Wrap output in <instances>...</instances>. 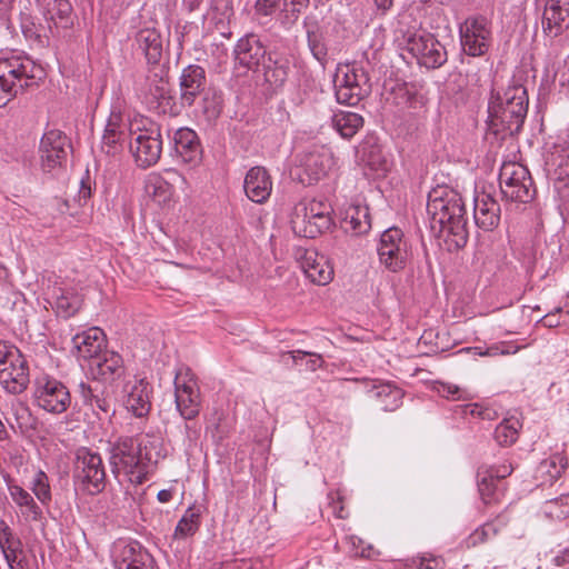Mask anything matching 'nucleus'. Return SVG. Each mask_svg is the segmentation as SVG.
Instances as JSON below:
<instances>
[{"label":"nucleus","instance_id":"nucleus-1","mask_svg":"<svg viewBox=\"0 0 569 569\" xmlns=\"http://www.w3.org/2000/svg\"><path fill=\"white\" fill-rule=\"evenodd\" d=\"M427 213L430 228L443 238L449 251L463 248L469 238L461 196L447 186H438L428 194Z\"/></svg>","mask_w":569,"mask_h":569},{"label":"nucleus","instance_id":"nucleus-2","mask_svg":"<svg viewBox=\"0 0 569 569\" xmlns=\"http://www.w3.org/2000/svg\"><path fill=\"white\" fill-rule=\"evenodd\" d=\"M109 452V462L114 477L122 475L134 485L143 483L150 467L163 458L160 439L149 436L141 440L132 437L120 438L111 445Z\"/></svg>","mask_w":569,"mask_h":569},{"label":"nucleus","instance_id":"nucleus-3","mask_svg":"<svg viewBox=\"0 0 569 569\" xmlns=\"http://www.w3.org/2000/svg\"><path fill=\"white\" fill-rule=\"evenodd\" d=\"M528 112V94L522 84L492 90L488 102V130L501 140L517 134Z\"/></svg>","mask_w":569,"mask_h":569},{"label":"nucleus","instance_id":"nucleus-4","mask_svg":"<svg viewBox=\"0 0 569 569\" xmlns=\"http://www.w3.org/2000/svg\"><path fill=\"white\" fill-rule=\"evenodd\" d=\"M44 78L43 68L28 56L10 51L0 54V108L24 89Z\"/></svg>","mask_w":569,"mask_h":569},{"label":"nucleus","instance_id":"nucleus-5","mask_svg":"<svg viewBox=\"0 0 569 569\" xmlns=\"http://www.w3.org/2000/svg\"><path fill=\"white\" fill-rule=\"evenodd\" d=\"M129 131L134 136L130 151L136 163L141 168L156 164L162 152L160 126L149 118L139 117L130 122Z\"/></svg>","mask_w":569,"mask_h":569},{"label":"nucleus","instance_id":"nucleus-6","mask_svg":"<svg viewBox=\"0 0 569 569\" xmlns=\"http://www.w3.org/2000/svg\"><path fill=\"white\" fill-rule=\"evenodd\" d=\"M32 399L34 406L53 416L67 412L72 405V396L67 385L47 373L34 378Z\"/></svg>","mask_w":569,"mask_h":569},{"label":"nucleus","instance_id":"nucleus-7","mask_svg":"<svg viewBox=\"0 0 569 569\" xmlns=\"http://www.w3.org/2000/svg\"><path fill=\"white\" fill-rule=\"evenodd\" d=\"M73 481L83 492L96 496L102 492L107 483L106 468L101 456L86 447L76 451Z\"/></svg>","mask_w":569,"mask_h":569},{"label":"nucleus","instance_id":"nucleus-8","mask_svg":"<svg viewBox=\"0 0 569 569\" xmlns=\"http://www.w3.org/2000/svg\"><path fill=\"white\" fill-rule=\"evenodd\" d=\"M291 222L303 237L316 238L332 224L331 206L326 200H303L296 206Z\"/></svg>","mask_w":569,"mask_h":569},{"label":"nucleus","instance_id":"nucleus-9","mask_svg":"<svg viewBox=\"0 0 569 569\" xmlns=\"http://www.w3.org/2000/svg\"><path fill=\"white\" fill-rule=\"evenodd\" d=\"M400 46L428 69H438L448 59L445 46L433 34L422 30L405 32Z\"/></svg>","mask_w":569,"mask_h":569},{"label":"nucleus","instance_id":"nucleus-10","mask_svg":"<svg viewBox=\"0 0 569 569\" xmlns=\"http://www.w3.org/2000/svg\"><path fill=\"white\" fill-rule=\"evenodd\" d=\"M335 88L340 104L356 106L369 94L371 87L367 71L353 63L338 68Z\"/></svg>","mask_w":569,"mask_h":569},{"label":"nucleus","instance_id":"nucleus-11","mask_svg":"<svg viewBox=\"0 0 569 569\" xmlns=\"http://www.w3.org/2000/svg\"><path fill=\"white\" fill-rule=\"evenodd\" d=\"M499 186L506 200L528 203L536 194L529 170L517 162H505L499 172Z\"/></svg>","mask_w":569,"mask_h":569},{"label":"nucleus","instance_id":"nucleus-12","mask_svg":"<svg viewBox=\"0 0 569 569\" xmlns=\"http://www.w3.org/2000/svg\"><path fill=\"white\" fill-rule=\"evenodd\" d=\"M176 408L184 420H193L201 409V395L197 380L187 367H180L174 376Z\"/></svg>","mask_w":569,"mask_h":569},{"label":"nucleus","instance_id":"nucleus-13","mask_svg":"<svg viewBox=\"0 0 569 569\" xmlns=\"http://www.w3.org/2000/svg\"><path fill=\"white\" fill-rule=\"evenodd\" d=\"M379 262L391 272L405 269L409 259V246L403 232L396 227L385 230L377 247Z\"/></svg>","mask_w":569,"mask_h":569},{"label":"nucleus","instance_id":"nucleus-14","mask_svg":"<svg viewBox=\"0 0 569 569\" xmlns=\"http://www.w3.org/2000/svg\"><path fill=\"white\" fill-rule=\"evenodd\" d=\"M333 166V156L325 146H312L298 157L296 176L302 184L310 186L327 176Z\"/></svg>","mask_w":569,"mask_h":569},{"label":"nucleus","instance_id":"nucleus-15","mask_svg":"<svg viewBox=\"0 0 569 569\" xmlns=\"http://www.w3.org/2000/svg\"><path fill=\"white\" fill-rule=\"evenodd\" d=\"M463 51L471 57L487 53L491 43V27L483 16L467 18L459 28Z\"/></svg>","mask_w":569,"mask_h":569},{"label":"nucleus","instance_id":"nucleus-16","mask_svg":"<svg viewBox=\"0 0 569 569\" xmlns=\"http://www.w3.org/2000/svg\"><path fill=\"white\" fill-rule=\"evenodd\" d=\"M309 4L310 0H256L254 14L258 18H268L277 13L279 23L289 29Z\"/></svg>","mask_w":569,"mask_h":569},{"label":"nucleus","instance_id":"nucleus-17","mask_svg":"<svg viewBox=\"0 0 569 569\" xmlns=\"http://www.w3.org/2000/svg\"><path fill=\"white\" fill-rule=\"evenodd\" d=\"M70 150V140L62 131L56 129L47 131L39 147L41 169L44 172H51L61 167Z\"/></svg>","mask_w":569,"mask_h":569},{"label":"nucleus","instance_id":"nucleus-18","mask_svg":"<svg viewBox=\"0 0 569 569\" xmlns=\"http://www.w3.org/2000/svg\"><path fill=\"white\" fill-rule=\"evenodd\" d=\"M128 127L130 123L124 118L121 102L118 101L111 106L101 138V150L106 154L116 156L123 150Z\"/></svg>","mask_w":569,"mask_h":569},{"label":"nucleus","instance_id":"nucleus-19","mask_svg":"<svg viewBox=\"0 0 569 569\" xmlns=\"http://www.w3.org/2000/svg\"><path fill=\"white\" fill-rule=\"evenodd\" d=\"M112 561L114 569H154L152 556L137 541L114 542Z\"/></svg>","mask_w":569,"mask_h":569},{"label":"nucleus","instance_id":"nucleus-20","mask_svg":"<svg viewBox=\"0 0 569 569\" xmlns=\"http://www.w3.org/2000/svg\"><path fill=\"white\" fill-rule=\"evenodd\" d=\"M122 402L136 418H144L151 409L152 387L144 378L133 377L122 387Z\"/></svg>","mask_w":569,"mask_h":569},{"label":"nucleus","instance_id":"nucleus-21","mask_svg":"<svg viewBox=\"0 0 569 569\" xmlns=\"http://www.w3.org/2000/svg\"><path fill=\"white\" fill-rule=\"evenodd\" d=\"M134 91L148 103H154L167 98L169 88L168 81L163 77V70L154 67L146 73L138 74L134 80Z\"/></svg>","mask_w":569,"mask_h":569},{"label":"nucleus","instance_id":"nucleus-22","mask_svg":"<svg viewBox=\"0 0 569 569\" xmlns=\"http://www.w3.org/2000/svg\"><path fill=\"white\" fill-rule=\"evenodd\" d=\"M48 22L51 33L67 30L73 24V10L68 0H36Z\"/></svg>","mask_w":569,"mask_h":569},{"label":"nucleus","instance_id":"nucleus-23","mask_svg":"<svg viewBox=\"0 0 569 569\" xmlns=\"http://www.w3.org/2000/svg\"><path fill=\"white\" fill-rule=\"evenodd\" d=\"M266 53L264 46L254 33L240 38L233 50L236 62L248 70H256L266 60Z\"/></svg>","mask_w":569,"mask_h":569},{"label":"nucleus","instance_id":"nucleus-24","mask_svg":"<svg viewBox=\"0 0 569 569\" xmlns=\"http://www.w3.org/2000/svg\"><path fill=\"white\" fill-rule=\"evenodd\" d=\"M206 71L198 64L186 67L180 76V102L183 107H191L198 96H200L208 87H206Z\"/></svg>","mask_w":569,"mask_h":569},{"label":"nucleus","instance_id":"nucleus-25","mask_svg":"<svg viewBox=\"0 0 569 569\" xmlns=\"http://www.w3.org/2000/svg\"><path fill=\"white\" fill-rule=\"evenodd\" d=\"M473 218L476 224L485 230L492 231L500 222V204L490 192L481 191L475 197Z\"/></svg>","mask_w":569,"mask_h":569},{"label":"nucleus","instance_id":"nucleus-26","mask_svg":"<svg viewBox=\"0 0 569 569\" xmlns=\"http://www.w3.org/2000/svg\"><path fill=\"white\" fill-rule=\"evenodd\" d=\"M542 30L558 37L569 27V0H548L542 14Z\"/></svg>","mask_w":569,"mask_h":569},{"label":"nucleus","instance_id":"nucleus-27","mask_svg":"<svg viewBox=\"0 0 569 569\" xmlns=\"http://www.w3.org/2000/svg\"><path fill=\"white\" fill-rule=\"evenodd\" d=\"M246 196L256 203H264L272 192V179L264 167L248 170L243 181Z\"/></svg>","mask_w":569,"mask_h":569},{"label":"nucleus","instance_id":"nucleus-28","mask_svg":"<svg viewBox=\"0 0 569 569\" xmlns=\"http://www.w3.org/2000/svg\"><path fill=\"white\" fill-rule=\"evenodd\" d=\"M9 497L26 521L39 522L43 519V511L34 497L11 478L6 479Z\"/></svg>","mask_w":569,"mask_h":569},{"label":"nucleus","instance_id":"nucleus-29","mask_svg":"<svg viewBox=\"0 0 569 569\" xmlns=\"http://www.w3.org/2000/svg\"><path fill=\"white\" fill-rule=\"evenodd\" d=\"M0 371V385L11 395L24 392L30 383L29 366L24 356Z\"/></svg>","mask_w":569,"mask_h":569},{"label":"nucleus","instance_id":"nucleus-30","mask_svg":"<svg viewBox=\"0 0 569 569\" xmlns=\"http://www.w3.org/2000/svg\"><path fill=\"white\" fill-rule=\"evenodd\" d=\"M177 157L184 163L196 164L201 160V144L196 131L190 128H179L172 137Z\"/></svg>","mask_w":569,"mask_h":569},{"label":"nucleus","instance_id":"nucleus-31","mask_svg":"<svg viewBox=\"0 0 569 569\" xmlns=\"http://www.w3.org/2000/svg\"><path fill=\"white\" fill-rule=\"evenodd\" d=\"M89 370L96 380L113 381L124 372L122 357L110 350H104L89 362Z\"/></svg>","mask_w":569,"mask_h":569},{"label":"nucleus","instance_id":"nucleus-32","mask_svg":"<svg viewBox=\"0 0 569 569\" xmlns=\"http://www.w3.org/2000/svg\"><path fill=\"white\" fill-rule=\"evenodd\" d=\"M72 343L77 349V356L91 362L104 351V333L101 329L93 327L77 333Z\"/></svg>","mask_w":569,"mask_h":569},{"label":"nucleus","instance_id":"nucleus-33","mask_svg":"<svg viewBox=\"0 0 569 569\" xmlns=\"http://www.w3.org/2000/svg\"><path fill=\"white\" fill-rule=\"evenodd\" d=\"M301 269L313 283L325 286L333 278V269L325 256L307 250L301 259Z\"/></svg>","mask_w":569,"mask_h":569},{"label":"nucleus","instance_id":"nucleus-34","mask_svg":"<svg viewBox=\"0 0 569 569\" xmlns=\"http://www.w3.org/2000/svg\"><path fill=\"white\" fill-rule=\"evenodd\" d=\"M308 48L312 57L325 67L328 61V47L326 42V30L316 19L303 20Z\"/></svg>","mask_w":569,"mask_h":569},{"label":"nucleus","instance_id":"nucleus-35","mask_svg":"<svg viewBox=\"0 0 569 569\" xmlns=\"http://www.w3.org/2000/svg\"><path fill=\"white\" fill-rule=\"evenodd\" d=\"M137 49L140 50L148 63L158 64L163 52V40L160 33L152 28L139 30L134 38Z\"/></svg>","mask_w":569,"mask_h":569},{"label":"nucleus","instance_id":"nucleus-36","mask_svg":"<svg viewBox=\"0 0 569 569\" xmlns=\"http://www.w3.org/2000/svg\"><path fill=\"white\" fill-rule=\"evenodd\" d=\"M368 395L371 399L377 400L385 411H393L399 408L403 398L402 390L390 383L372 385Z\"/></svg>","mask_w":569,"mask_h":569},{"label":"nucleus","instance_id":"nucleus-37","mask_svg":"<svg viewBox=\"0 0 569 569\" xmlns=\"http://www.w3.org/2000/svg\"><path fill=\"white\" fill-rule=\"evenodd\" d=\"M343 227L355 234L367 233L371 228L369 208L367 206H350L346 210Z\"/></svg>","mask_w":569,"mask_h":569},{"label":"nucleus","instance_id":"nucleus-38","mask_svg":"<svg viewBox=\"0 0 569 569\" xmlns=\"http://www.w3.org/2000/svg\"><path fill=\"white\" fill-rule=\"evenodd\" d=\"M477 486L485 506L491 507L501 502L505 497L507 487L505 483H500L490 479V475H479L477 472Z\"/></svg>","mask_w":569,"mask_h":569},{"label":"nucleus","instance_id":"nucleus-39","mask_svg":"<svg viewBox=\"0 0 569 569\" xmlns=\"http://www.w3.org/2000/svg\"><path fill=\"white\" fill-rule=\"evenodd\" d=\"M335 129L345 139L352 138L363 126V118L351 111H338L332 117Z\"/></svg>","mask_w":569,"mask_h":569},{"label":"nucleus","instance_id":"nucleus-40","mask_svg":"<svg viewBox=\"0 0 569 569\" xmlns=\"http://www.w3.org/2000/svg\"><path fill=\"white\" fill-rule=\"evenodd\" d=\"M262 67L264 81L272 88L277 89L286 82L289 70L287 61L272 59L271 56H269L268 59L262 62Z\"/></svg>","mask_w":569,"mask_h":569},{"label":"nucleus","instance_id":"nucleus-41","mask_svg":"<svg viewBox=\"0 0 569 569\" xmlns=\"http://www.w3.org/2000/svg\"><path fill=\"white\" fill-rule=\"evenodd\" d=\"M200 111L207 121H214L222 111V93L208 87L201 94Z\"/></svg>","mask_w":569,"mask_h":569},{"label":"nucleus","instance_id":"nucleus-42","mask_svg":"<svg viewBox=\"0 0 569 569\" xmlns=\"http://www.w3.org/2000/svg\"><path fill=\"white\" fill-rule=\"evenodd\" d=\"M28 488L41 506H49L52 500V492L49 477L43 470L39 469L34 472Z\"/></svg>","mask_w":569,"mask_h":569},{"label":"nucleus","instance_id":"nucleus-43","mask_svg":"<svg viewBox=\"0 0 569 569\" xmlns=\"http://www.w3.org/2000/svg\"><path fill=\"white\" fill-rule=\"evenodd\" d=\"M58 291L56 292L57 312L64 318L73 316L81 308L82 298L78 293L62 288H59Z\"/></svg>","mask_w":569,"mask_h":569},{"label":"nucleus","instance_id":"nucleus-44","mask_svg":"<svg viewBox=\"0 0 569 569\" xmlns=\"http://www.w3.org/2000/svg\"><path fill=\"white\" fill-rule=\"evenodd\" d=\"M519 420L516 418L503 419L495 429L496 441L503 447L511 446L518 439Z\"/></svg>","mask_w":569,"mask_h":569},{"label":"nucleus","instance_id":"nucleus-45","mask_svg":"<svg viewBox=\"0 0 569 569\" xmlns=\"http://www.w3.org/2000/svg\"><path fill=\"white\" fill-rule=\"evenodd\" d=\"M499 533V528L493 522H486L475 529L465 540L463 545L467 549L475 548L486 543Z\"/></svg>","mask_w":569,"mask_h":569},{"label":"nucleus","instance_id":"nucleus-46","mask_svg":"<svg viewBox=\"0 0 569 569\" xmlns=\"http://www.w3.org/2000/svg\"><path fill=\"white\" fill-rule=\"evenodd\" d=\"M11 410L21 431H27L33 427L34 419L27 403L16 400L11 405Z\"/></svg>","mask_w":569,"mask_h":569},{"label":"nucleus","instance_id":"nucleus-47","mask_svg":"<svg viewBox=\"0 0 569 569\" xmlns=\"http://www.w3.org/2000/svg\"><path fill=\"white\" fill-rule=\"evenodd\" d=\"M568 461L560 455H553L548 460H545L540 465V469L545 470L551 480L558 479L561 473L567 469Z\"/></svg>","mask_w":569,"mask_h":569},{"label":"nucleus","instance_id":"nucleus-48","mask_svg":"<svg viewBox=\"0 0 569 569\" xmlns=\"http://www.w3.org/2000/svg\"><path fill=\"white\" fill-rule=\"evenodd\" d=\"M512 466L510 463H502L499 466H481L478 469L479 475H490V479L505 483L503 479L512 473Z\"/></svg>","mask_w":569,"mask_h":569},{"label":"nucleus","instance_id":"nucleus-49","mask_svg":"<svg viewBox=\"0 0 569 569\" xmlns=\"http://www.w3.org/2000/svg\"><path fill=\"white\" fill-rule=\"evenodd\" d=\"M283 356H290L293 360V363H298V360H301L305 357H310V359L306 362V367L310 371H316L319 368H322L325 361L319 353H313L303 350H293L284 353Z\"/></svg>","mask_w":569,"mask_h":569},{"label":"nucleus","instance_id":"nucleus-50","mask_svg":"<svg viewBox=\"0 0 569 569\" xmlns=\"http://www.w3.org/2000/svg\"><path fill=\"white\" fill-rule=\"evenodd\" d=\"M151 187V194L158 203H167L172 199V187L166 180L157 179Z\"/></svg>","mask_w":569,"mask_h":569},{"label":"nucleus","instance_id":"nucleus-51","mask_svg":"<svg viewBox=\"0 0 569 569\" xmlns=\"http://www.w3.org/2000/svg\"><path fill=\"white\" fill-rule=\"evenodd\" d=\"M0 547L2 550L20 548L22 543L4 520H0Z\"/></svg>","mask_w":569,"mask_h":569},{"label":"nucleus","instance_id":"nucleus-52","mask_svg":"<svg viewBox=\"0 0 569 569\" xmlns=\"http://www.w3.org/2000/svg\"><path fill=\"white\" fill-rule=\"evenodd\" d=\"M433 389L438 395L450 400H459L465 393L459 386L449 382L437 381Z\"/></svg>","mask_w":569,"mask_h":569},{"label":"nucleus","instance_id":"nucleus-53","mask_svg":"<svg viewBox=\"0 0 569 569\" xmlns=\"http://www.w3.org/2000/svg\"><path fill=\"white\" fill-rule=\"evenodd\" d=\"M520 349L519 346H515L509 342L493 343L486 348L485 351L479 352L480 356L496 357L499 355H515Z\"/></svg>","mask_w":569,"mask_h":569},{"label":"nucleus","instance_id":"nucleus-54","mask_svg":"<svg viewBox=\"0 0 569 569\" xmlns=\"http://www.w3.org/2000/svg\"><path fill=\"white\" fill-rule=\"evenodd\" d=\"M549 513L557 518L569 516V495H562L559 498L548 502Z\"/></svg>","mask_w":569,"mask_h":569},{"label":"nucleus","instance_id":"nucleus-55","mask_svg":"<svg viewBox=\"0 0 569 569\" xmlns=\"http://www.w3.org/2000/svg\"><path fill=\"white\" fill-rule=\"evenodd\" d=\"M418 569H442L445 560L441 557L423 555L413 560Z\"/></svg>","mask_w":569,"mask_h":569},{"label":"nucleus","instance_id":"nucleus-56","mask_svg":"<svg viewBox=\"0 0 569 569\" xmlns=\"http://www.w3.org/2000/svg\"><path fill=\"white\" fill-rule=\"evenodd\" d=\"M93 411L99 410L106 416H110L112 411L111 399L104 396V391H99L91 405L89 406Z\"/></svg>","mask_w":569,"mask_h":569},{"label":"nucleus","instance_id":"nucleus-57","mask_svg":"<svg viewBox=\"0 0 569 569\" xmlns=\"http://www.w3.org/2000/svg\"><path fill=\"white\" fill-rule=\"evenodd\" d=\"M21 28L24 37L28 39H34L38 42L42 43L43 38H47V34H42L41 30L36 28V26L31 22L29 18L22 20Z\"/></svg>","mask_w":569,"mask_h":569},{"label":"nucleus","instance_id":"nucleus-58","mask_svg":"<svg viewBox=\"0 0 569 569\" xmlns=\"http://www.w3.org/2000/svg\"><path fill=\"white\" fill-rule=\"evenodd\" d=\"M78 393L80 395L84 406H90L96 396L99 393L97 387H93L84 381L78 385Z\"/></svg>","mask_w":569,"mask_h":569},{"label":"nucleus","instance_id":"nucleus-59","mask_svg":"<svg viewBox=\"0 0 569 569\" xmlns=\"http://www.w3.org/2000/svg\"><path fill=\"white\" fill-rule=\"evenodd\" d=\"M210 11L220 16L219 21L229 18L232 12L230 0H211Z\"/></svg>","mask_w":569,"mask_h":569},{"label":"nucleus","instance_id":"nucleus-60","mask_svg":"<svg viewBox=\"0 0 569 569\" xmlns=\"http://www.w3.org/2000/svg\"><path fill=\"white\" fill-rule=\"evenodd\" d=\"M198 525H193L181 518L174 529V537L183 539L194 535L198 531Z\"/></svg>","mask_w":569,"mask_h":569},{"label":"nucleus","instance_id":"nucleus-61","mask_svg":"<svg viewBox=\"0 0 569 569\" xmlns=\"http://www.w3.org/2000/svg\"><path fill=\"white\" fill-rule=\"evenodd\" d=\"M182 518L187 520L188 522H191L193 525H198L200 527V518H201V510L197 507H189Z\"/></svg>","mask_w":569,"mask_h":569},{"label":"nucleus","instance_id":"nucleus-62","mask_svg":"<svg viewBox=\"0 0 569 569\" xmlns=\"http://www.w3.org/2000/svg\"><path fill=\"white\" fill-rule=\"evenodd\" d=\"M559 84L567 93H569V58L566 60L559 73Z\"/></svg>","mask_w":569,"mask_h":569},{"label":"nucleus","instance_id":"nucleus-63","mask_svg":"<svg viewBox=\"0 0 569 569\" xmlns=\"http://www.w3.org/2000/svg\"><path fill=\"white\" fill-rule=\"evenodd\" d=\"M3 555H4V558L8 562V566H10V563H13L14 561L21 559L23 556H22V548H10V549H6V550H2Z\"/></svg>","mask_w":569,"mask_h":569},{"label":"nucleus","instance_id":"nucleus-64","mask_svg":"<svg viewBox=\"0 0 569 569\" xmlns=\"http://www.w3.org/2000/svg\"><path fill=\"white\" fill-rule=\"evenodd\" d=\"M552 563L556 567H569V548L561 550L553 557Z\"/></svg>","mask_w":569,"mask_h":569}]
</instances>
